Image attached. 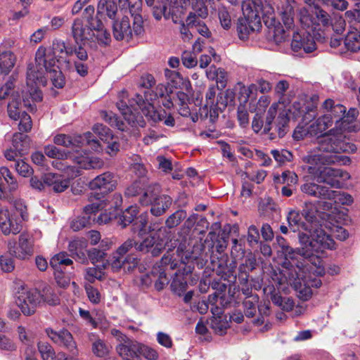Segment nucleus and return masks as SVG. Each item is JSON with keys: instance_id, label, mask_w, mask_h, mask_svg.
<instances>
[{"instance_id": "nucleus-59", "label": "nucleus", "mask_w": 360, "mask_h": 360, "mask_svg": "<svg viewBox=\"0 0 360 360\" xmlns=\"http://www.w3.org/2000/svg\"><path fill=\"white\" fill-rule=\"evenodd\" d=\"M15 170L20 175L24 177L30 176L33 172L30 166L22 160L16 162Z\"/></svg>"}, {"instance_id": "nucleus-28", "label": "nucleus", "mask_w": 360, "mask_h": 360, "mask_svg": "<svg viewBox=\"0 0 360 360\" xmlns=\"http://www.w3.org/2000/svg\"><path fill=\"white\" fill-rule=\"evenodd\" d=\"M331 115L324 114L309 124L310 136L321 135L333 124Z\"/></svg>"}, {"instance_id": "nucleus-16", "label": "nucleus", "mask_w": 360, "mask_h": 360, "mask_svg": "<svg viewBox=\"0 0 360 360\" xmlns=\"http://www.w3.org/2000/svg\"><path fill=\"white\" fill-rule=\"evenodd\" d=\"M68 158L77 164L79 168L84 169H101L104 165V162L102 159L90 155L84 151H70V155H69Z\"/></svg>"}, {"instance_id": "nucleus-23", "label": "nucleus", "mask_w": 360, "mask_h": 360, "mask_svg": "<svg viewBox=\"0 0 360 360\" xmlns=\"http://www.w3.org/2000/svg\"><path fill=\"white\" fill-rule=\"evenodd\" d=\"M139 344L138 341L129 338L116 346V352L124 360H139Z\"/></svg>"}, {"instance_id": "nucleus-45", "label": "nucleus", "mask_w": 360, "mask_h": 360, "mask_svg": "<svg viewBox=\"0 0 360 360\" xmlns=\"http://www.w3.org/2000/svg\"><path fill=\"white\" fill-rule=\"evenodd\" d=\"M147 223L148 214L146 213L141 214L136 218V221L133 224V231L137 233L140 236H142L148 231Z\"/></svg>"}, {"instance_id": "nucleus-13", "label": "nucleus", "mask_w": 360, "mask_h": 360, "mask_svg": "<svg viewBox=\"0 0 360 360\" xmlns=\"http://www.w3.org/2000/svg\"><path fill=\"white\" fill-rule=\"evenodd\" d=\"M167 238L168 232L166 229H160L138 243L136 250L144 253H150L153 256L157 257L160 255L167 245L169 246L168 243L165 241Z\"/></svg>"}, {"instance_id": "nucleus-36", "label": "nucleus", "mask_w": 360, "mask_h": 360, "mask_svg": "<svg viewBox=\"0 0 360 360\" xmlns=\"http://www.w3.org/2000/svg\"><path fill=\"white\" fill-rule=\"evenodd\" d=\"M187 281L183 274H176L171 283L172 290L179 296H181L186 290Z\"/></svg>"}, {"instance_id": "nucleus-50", "label": "nucleus", "mask_w": 360, "mask_h": 360, "mask_svg": "<svg viewBox=\"0 0 360 360\" xmlns=\"http://www.w3.org/2000/svg\"><path fill=\"white\" fill-rule=\"evenodd\" d=\"M271 154L273 155L274 160L279 165H283L287 162H290L292 159V154L287 150H272Z\"/></svg>"}, {"instance_id": "nucleus-56", "label": "nucleus", "mask_w": 360, "mask_h": 360, "mask_svg": "<svg viewBox=\"0 0 360 360\" xmlns=\"http://www.w3.org/2000/svg\"><path fill=\"white\" fill-rule=\"evenodd\" d=\"M139 356L142 355L148 360H157L159 357L158 352L147 345L142 343L139 344Z\"/></svg>"}, {"instance_id": "nucleus-15", "label": "nucleus", "mask_w": 360, "mask_h": 360, "mask_svg": "<svg viewBox=\"0 0 360 360\" xmlns=\"http://www.w3.org/2000/svg\"><path fill=\"white\" fill-rule=\"evenodd\" d=\"M117 186L115 175L110 172H103L92 179L89 186L92 191H98L102 194H106L114 189Z\"/></svg>"}, {"instance_id": "nucleus-22", "label": "nucleus", "mask_w": 360, "mask_h": 360, "mask_svg": "<svg viewBox=\"0 0 360 360\" xmlns=\"http://www.w3.org/2000/svg\"><path fill=\"white\" fill-rule=\"evenodd\" d=\"M139 261V258L135 255L128 254L124 257H111L109 262L103 264V267L105 269L108 266L112 271H118L121 269L129 271L137 266Z\"/></svg>"}, {"instance_id": "nucleus-54", "label": "nucleus", "mask_w": 360, "mask_h": 360, "mask_svg": "<svg viewBox=\"0 0 360 360\" xmlns=\"http://www.w3.org/2000/svg\"><path fill=\"white\" fill-rule=\"evenodd\" d=\"M211 326L217 333L223 335L225 333V331L228 328V322L222 317L219 316L213 317V319L211 320Z\"/></svg>"}, {"instance_id": "nucleus-25", "label": "nucleus", "mask_w": 360, "mask_h": 360, "mask_svg": "<svg viewBox=\"0 0 360 360\" xmlns=\"http://www.w3.org/2000/svg\"><path fill=\"white\" fill-rule=\"evenodd\" d=\"M72 35L77 44L84 43L91 40L94 36L87 24H84L82 20L75 19L72 25Z\"/></svg>"}, {"instance_id": "nucleus-33", "label": "nucleus", "mask_w": 360, "mask_h": 360, "mask_svg": "<svg viewBox=\"0 0 360 360\" xmlns=\"http://www.w3.org/2000/svg\"><path fill=\"white\" fill-rule=\"evenodd\" d=\"M117 11V4L114 0H100L97 6L98 14L106 15L110 18L115 17Z\"/></svg>"}, {"instance_id": "nucleus-12", "label": "nucleus", "mask_w": 360, "mask_h": 360, "mask_svg": "<svg viewBox=\"0 0 360 360\" xmlns=\"http://www.w3.org/2000/svg\"><path fill=\"white\" fill-rule=\"evenodd\" d=\"M39 290L21 285L15 295V303L25 316L32 315L39 307Z\"/></svg>"}, {"instance_id": "nucleus-7", "label": "nucleus", "mask_w": 360, "mask_h": 360, "mask_svg": "<svg viewBox=\"0 0 360 360\" xmlns=\"http://www.w3.org/2000/svg\"><path fill=\"white\" fill-rule=\"evenodd\" d=\"M264 0H246L243 3V18L238 20L237 30L239 38L245 39L248 35L260 29L263 19Z\"/></svg>"}, {"instance_id": "nucleus-30", "label": "nucleus", "mask_w": 360, "mask_h": 360, "mask_svg": "<svg viewBox=\"0 0 360 360\" xmlns=\"http://www.w3.org/2000/svg\"><path fill=\"white\" fill-rule=\"evenodd\" d=\"M160 188L158 184H150L143 188L142 195L139 198V202L142 205H148L152 203L155 198H158L160 195Z\"/></svg>"}, {"instance_id": "nucleus-60", "label": "nucleus", "mask_w": 360, "mask_h": 360, "mask_svg": "<svg viewBox=\"0 0 360 360\" xmlns=\"http://www.w3.org/2000/svg\"><path fill=\"white\" fill-rule=\"evenodd\" d=\"M143 184L139 181H135L129 187L127 188L125 191V195L127 197H134L136 195H142L143 192Z\"/></svg>"}, {"instance_id": "nucleus-51", "label": "nucleus", "mask_w": 360, "mask_h": 360, "mask_svg": "<svg viewBox=\"0 0 360 360\" xmlns=\"http://www.w3.org/2000/svg\"><path fill=\"white\" fill-rule=\"evenodd\" d=\"M103 119L108 122L112 127H117L121 131H124L126 128L124 123L120 120L117 115L112 112H103L102 113Z\"/></svg>"}, {"instance_id": "nucleus-26", "label": "nucleus", "mask_w": 360, "mask_h": 360, "mask_svg": "<svg viewBox=\"0 0 360 360\" xmlns=\"http://www.w3.org/2000/svg\"><path fill=\"white\" fill-rule=\"evenodd\" d=\"M44 181L46 185L51 186L56 193L63 192L70 185L69 178L60 174H46L44 176Z\"/></svg>"}, {"instance_id": "nucleus-11", "label": "nucleus", "mask_w": 360, "mask_h": 360, "mask_svg": "<svg viewBox=\"0 0 360 360\" xmlns=\"http://www.w3.org/2000/svg\"><path fill=\"white\" fill-rule=\"evenodd\" d=\"M53 141L55 144L67 148H78L88 145L96 152H100L102 150L98 141L94 138L91 132L75 136L58 134L53 137Z\"/></svg>"}, {"instance_id": "nucleus-5", "label": "nucleus", "mask_w": 360, "mask_h": 360, "mask_svg": "<svg viewBox=\"0 0 360 360\" xmlns=\"http://www.w3.org/2000/svg\"><path fill=\"white\" fill-rule=\"evenodd\" d=\"M288 111L289 113L283 111L277 118L278 136H284L285 127L291 117L297 119L302 117V122L295 129L292 136L295 140L303 139L307 136H310L309 122L316 117V108L312 103L304 105L300 102H295Z\"/></svg>"}, {"instance_id": "nucleus-61", "label": "nucleus", "mask_w": 360, "mask_h": 360, "mask_svg": "<svg viewBox=\"0 0 360 360\" xmlns=\"http://www.w3.org/2000/svg\"><path fill=\"white\" fill-rule=\"evenodd\" d=\"M219 19L221 23V27L228 30L231 26V15L229 12L224 8H221L219 10Z\"/></svg>"}, {"instance_id": "nucleus-1", "label": "nucleus", "mask_w": 360, "mask_h": 360, "mask_svg": "<svg viewBox=\"0 0 360 360\" xmlns=\"http://www.w3.org/2000/svg\"><path fill=\"white\" fill-rule=\"evenodd\" d=\"M57 54L72 56L73 49L67 47L64 41L55 40L52 48L39 47L35 53L34 64L30 63L27 66L26 86L22 91V99L24 106L31 112L36 110V103L42 101L43 95L39 87L46 84L48 77L56 88H62L65 84L63 75L57 65Z\"/></svg>"}, {"instance_id": "nucleus-53", "label": "nucleus", "mask_w": 360, "mask_h": 360, "mask_svg": "<svg viewBox=\"0 0 360 360\" xmlns=\"http://www.w3.org/2000/svg\"><path fill=\"white\" fill-rule=\"evenodd\" d=\"M92 352L98 357H104L109 352V347L104 341L98 339L92 344Z\"/></svg>"}, {"instance_id": "nucleus-43", "label": "nucleus", "mask_w": 360, "mask_h": 360, "mask_svg": "<svg viewBox=\"0 0 360 360\" xmlns=\"http://www.w3.org/2000/svg\"><path fill=\"white\" fill-rule=\"evenodd\" d=\"M138 245L139 244L134 239L129 238L117 249L116 252L112 254V257H124L129 254L130 251L134 248L136 250Z\"/></svg>"}, {"instance_id": "nucleus-47", "label": "nucleus", "mask_w": 360, "mask_h": 360, "mask_svg": "<svg viewBox=\"0 0 360 360\" xmlns=\"http://www.w3.org/2000/svg\"><path fill=\"white\" fill-rule=\"evenodd\" d=\"M38 350L43 360H56V354L53 347L46 342L38 343Z\"/></svg>"}, {"instance_id": "nucleus-3", "label": "nucleus", "mask_w": 360, "mask_h": 360, "mask_svg": "<svg viewBox=\"0 0 360 360\" xmlns=\"http://www.w3.org/2000/svg\"><path fill=\"white\" fill-rule=\"evenodd\" d=\"M333 129L330 134L321 138L318 146L304 158L309 164L308 171L319 183H324L333 188L341 186L340 179L347 178L348 174L339 169L327 167L330 165H347L349 157L339 155L340 153L354 152L356 146L342 139V134H335Z\"/></svg>"}, {"instance_id": "nucleus-44", "label": "nucleus", "mask_w": 360, "mask_h": 360, "mask_svg": "<svg viewBox=\"0 0 360 360\" xmlns=\"http://www.w3.org/2000/svg\"><path fill=\"white\" fill-rule=\"evenodd\" d=\"M0 176L4 178L9 191L12 192L17 190L18 187V182L8 167H1L0 168Z\"/></svg>"}, {"instance_id": "nucleus-21", "label": "nucleus", "mask_w": 360, "mask_h": 360, "mask_svg": "<svg viewBox=\"0 0 360 360\" xmlns=\"http://www.w3.org/2000/svg\"><path fill=\"white\" fill-rule=\"evenodd\" d=\"M101 204L95 202L89 204L84 207L82 216L78 217L73 219L71 222L70 227L77 231L90 225L92 221H95L96 212L99 210Z\"/></svg>"}, {"instance_id": "nucleus-39", "label": "nucleus", "mask_w": 360, "mask_h": 360, "mask_svg": "<svg viewBox=\"0 0 360 360\" xmlns=\"http://www.w3.org/2000/svg\"><path fill=\"white\" fill-rule=\"evenodd\" d=\"M236 90L238 91V99L241 103H247L250 95L256 90V85L252 84L248 86L243 83L238 82L236 86Z\"/></svg>"}, {"instance_id": "nucleus-52", "label": "nucleus", "mask_w": 360, "mask_h": 360, "mask_svg": "<svg viewBox=\"0 0 360 360\" xmlns=\"http://www.w3.org/2000/svg\"><path fill=\"white\" fill-rule=\"evenodd\" d=\"M271 102L270 97L268 96H262L259 97V100L257 102L256 106L252 105V103L250 104V111H256L257 115L259 113H262L265 111L266 108L268 107Z\"/></svg>"}, {"instance_id": "nucleus-10", "label": "nucleus", "mask_w": 360, "mask_h": 360, "mask_svg": "<svg viewBox=\"0 0 360 360\" xmlns=\"http://www.w3.org/2000/svg\"><path fill=\"white\" fill-rule=\"evenodd\" d=\"M131 17H133L132 26L128 16H124L120 20L113 24V36L117 40L129 39L131 38L133 33L136 36L143 34L144 29L142 17L139 14H131Z\"/></svg>"}, {"instance_id": "nucleus-34", "label": "nucleus", "mask_w": 360, "mask_h": 360, "mask_svg": "<svg viewBox=\"0 0 360 360\" xmlns=\"http://www.w3.org/2000/svg\"><path fill=\"white\" fill-rule=\"evenodd\" d=\"M15 56L11 51H6L0 55V75L8 74L13 68Z\"/></svg>"}, {"instance_id": "nucleus-55", "label": "nucleus", "mask_w": 360, "mask_h": 360, "mask_svg": "<svg viewBox=\"0 0 360 360\" xmlns=\"http://www.w3.org/2000/svg\"><path fill=\"white\" fill-rule=\"evenodd\" d=\"M183 65L187 68H192L197 65V55L192 51H185L181 55Z\"/></svg>"}, {"instance_id": "nucleus-49", "label": "nucleus", "mask_w": 360, "mask_h": 360, "mask_svg": "<svg viewBox=\"0 0 360 360\" xmlns=\"http://www.w3.org/2000/svg\"><path fill=\"white\" fill-rule=\"evenodd\" d=\"M27 136L22 133H15L12 139V147L23 153L27 148Z\"/></svg>"}, {"instance_id": "nucleus-48", "label": "nucleus", "mask_w": 360, "mask_h": 360, "mask_svg": "<svg viewBox=\"0 0 360 360\" xmlns=\"http://www.w3.org/2000/svg\"><path fill=\"white\" fill-rule=\"evenodd\" d=\"M186 217V212L184 210H179L171 214L165 221L166 226L169 228L177 226L183 219Z\"/></svg>"}, {"instance_id": "nucleus-41", "label": "nucleus", "mask_w": 360, "mask_h": 360, "mask_svg": "<svg viewBox=\"0 0 360 360\" xmlns=\"http://www.w3.org/2000/svg\"><path fill=\"white\" fill-rule=\"evenodd\" d=\"M139 213L136 206H130L119 217V224L124 228L131 224Z\"/></svg>"}, {"instance_id": "nucleus-37", "label": "nucleus", "mask_w": 360, "mask_h": 360, "mask_svg": "<svg viewBox=\"0 0 360 360\" xmlns=\"http://www.w3.org/2000/svg\"><path fill=\"white\" fill-rule=\"evenodd\" d=\"M358 115L356 109H350L347 114H344L341 117V123L340 127V131H352L354 130V126H352L353 122L356 120Z\"/></svg>"}, {"instance_id": "nucleus-42", "label": "nucleus", "mask_w": 360, "mask_h": 360, "mask_svg": "<svg viewBox=\"0 0 360 360\" xmlns=\"http://www.w3.org/2000/svg\"><path fill=\"white\" fill-rule=\"evenodd\" d=\"M256 266V258L251 252L245 255L238 267L240 274H246L252 271Z\"/></svg>"}, {"instance_id": "nucleus-6", "label": "nucleus", "mask_w": 360, "mask_h": 360, "mask_svg": "<svg viewBox=\"0 0 360 360\" xmlns=\"http://www.w3.org/2000/svg\"><path fill=\"white\" fill-rule=\"evenodd\" d=\"M288 222L290 228L294 231H301L299 233V240L300 241V236L304 235L309 238V240H312V238H316L318 230L322 231L326 235L325 231L319 227L316 217V211L311 203H306L305 208L303 210L302 214L298 211L291 210L288 212L287 217Z\"/></svg>"}, {"instance_id": "nucleus-9", "label": "nucleus", "mask_w": 360, "mask_h": 360, "mask_svg": "<svg viewBox=\"0 0 360 360\" xmlns=\"http://www.w3.org/2000/svg\"><path fill=\"white\" fill-rule=\"evenodd\" d=\"M263 20L269 32L272 34L274 41L279 44L285 41L290 36V32L293 30H287L276 20L275 11L272 0H264Z\"/></svg>"}, {"instance_id": "nucleus-20", "label": "nucleus", "mask_w": 360, "mask_h": 360, "mask_svg": "<svg viewBox=\"0 0 360 360\" xmlns=\"http://www.w3.org/2000/svg\"><path fill=\"white\" fill-rule=\"evenodd\" d=\"M0 229L5 235L17 234L21 230V221L7 209L0 208Z\"/></svg>"}, {"instance_id": "nucleus-19", "label": "nucleus", "mask_w": 360, "mask_h": 360, "mask_svg": "<svg viewBox=\"0 0 360 360\" xmlns=\"http://www.w3.org/2000/svg\"><path fill=\"white\" fill-rule=\"evenodd\" d=\"M92 130L107 144L105 152L110 156L116 155L120 150V143L117 139L112 136L110 129L102 124H96Z\"/></svg>"}, {"instance_id": "nucleus-24", "label": "nucleus", "mask_w": 360, "mask_h": 360, "mask_svg": "<svg viewBox=\"0 0 360 360\" xmlns=\"http://www.w3.org/2000/svg\"><path fill=\"white\" fill-rule=\"evenodd\" d=\"M303 193L309 195L331 200L335 198L337 192L329 189L328 187L322 185H318L314 183H307L301 187Z\"/></svg>"}, {"instance_id": "nucleus-2", "label": "nucleus", "mask_w": 360, "mask_h": 360, "mask_svg": "<svg viewBox=\"0 0 360 360\" xmlns=\"http://www.w3.org/2000/svg\"><path fill=\"white\" fill-rule=\"evenodd\" d=\"M314 235L317 238H309L304 235L300 236L302 248L297 253L288 247L284 248L286 259L285 262L288 275L290 280L303 281L308 288H319L321 281L318 276L325 273L323 261L319 255L325 249L335 248V242L329 235L318 230Z\"/></svg>"}, {"instance_id": "nucleus-62", "label": "nucleus", "mask_w": 360, "mask_h": 360, "mask_svg": "<svg viewBox=\"0 0 360 360\" xmlns=\"http://www.w3.org/2000/svg\"><path fill=\"white\" fill-rule=\"evenodd\" d=\"M32 122L29 115L23 111L20 117L19 130L23 132H27L31 130Z\"/></svg>"}, {"instance_id": "nucleus-35", "label": "nucleus", "mask_w": 360, "mask_h": 360, "mask_svg": "<svg viewBox=\"0 0 360 360\" xmlns=\"http://www.w3.org/2000/svg\"><path fill=\"white\" fill-rule=\"evenodd\" d=\"M344 43L347 50L352 52L358 51L360 49V32L356 30L348 32Z\"/></svg>"}, {"instance_id": "nucleus-64", "label": "nucleus", "mask_w": 360, "mask_h": 360, "mask_svg": "<svg viewBox=\"0 0 360 360\" xmlns=\"http://www.w3.org/2000/svg\"><path fill=\"white\" fill-rule=\"evenodd\" d=\"M315 14L319 23H321L323 26L328 27L329 25H332L330 17L326 11L320 9L319 8H316Z\"/></svg>"}, {"instance_id": "nucleus-4", "label": "nucleus", "mask_w": 360, "mask_h": 360, "mask_svg": "<svg viewBox=\"0 0 360 360\" xmlns=\"http://www.w3.org/2000/svg\"><path fill=\"white\" fill-rule=\"evenodd\" d=\"M129 105L123 100L117 103V108L129 124L143 127L144 121L141 112L155 122L162 121L166 117L164 110H155L153 98H148V95H145L144 99L141 94H136L135 97L129 100Z\"/></svg>"}, {"instance_id": "nucleus-40", "label": "nucleus", "mask_w": 360, "mask_h": 360, "mask_svg": "<svg viewBox=\"0 0 360 360\" xmlns=\"http://www.w3.org/2000/svg\"><path fill=\"white\" fill-rule=\"evenodd\" d=\"M45 154L51 158H57L60 160L68 159L70 155V151L68 150H60L53 145H48L44 147Z\"/></svg>"}, {"instance_id": "nucleus-29", "label": "nucleus", "mask_w": 360, "mask_h": 360, "mask_svg": "<svg viewBox=\"0 0 360 360\" xmlns=\"http://www.w3.org/2000/svg\"><path fill=\"white\" fill-rule=\"evenodd\" d=\"M172 199L169 195H162L150 203L151 205L150 212L154 216L158 217L163 214L171 206Z\"/></svg>"}, {"instance_id": "nucleus-46", "label": "nucleus", "mask_w": 360, "mask_h": 360, "mask_svg": "<svg viewBox=\"0 0 360 360\" xmlns=\"http://www.w3.org/2000/svg\"><path fill=\"white\" fill-rule=\"evenodd\" d=\"M145 95H148V98H153V101L157 98H162L164 97H167L169 95V91L167 87L162 84H159L155 87V90L153 93H151L150 90L144 91L143 92V98L145 99Z\"/></svg>"}, {"instance_id": "nucleus-57", "label": "nucleus", "mask_w": 360, "mask_h": 360, "mask_svg": "<svg viewBox=\"0 0 360 360\" xmlns=\"http://www.w3.org/2000/svg\"><path fill=\"white\" fill-rule=\"evenodd\" d=\"M103 276V269L96 267H89L86 269L85 278L90 283H93L95 280H101Z\"/></svg>"}, {"instance_id": "nucleus-8", "label": "nucleus", "mask_w": 360, "mask_h": 360, "mask_svg": "<svg viewBox=\"0 0 360 360\" xmlns=\"http://www.w3.org/2000/svg\"><path fill=\"white\" fill-rule=\"evenodd\" d=\"M300 23L301 29L292 32L291 48L294 52L299 53L302 50L304 53H311L316 49V44L311 36L315 23L308 10L303 8L300 10Z\"/></svg>"}, {"instance_id": "nucleus-58", "label": "nucleus", "mask_w": 360, "mask_h": 360, "mask_svg": "<svg viewBox=\"0 0 360 360\" xmlns=\"http://www.w3.org/2000/svg\"><path fill=\"white\" fill-rule=\"evenodd\" d=\"M346 112V108L340 104H337L328 113L331 115V118L333 120V118L336 119V128L340 127L341 123V117H342L343 115Z\"/></svg>"}, {"instance_id": "nucleus-63", "label": "nucleus", "mask_w": 360, "mask_h": 360, "mask_svg": "<svg viewBox=\"0 0 360 360\" xmlns=\"http://www.w3.org/2000/svg\"><path fill=\"white\" fill-rule=\"evenodd\" d=\"M247 240L250 246L257 245L259 240V233L257 227L254 225L248 228Z\"/></svg>"}, {"instance_id": "nucleus-31", "label": "nucleus", "mask_w": 360, "mask_h": 360, "mask_svg": "<svg viewBox=\"0 0 360 360\" xmlns=\"http://www.w3.org/2000/svg\"><path fill=\"white\" fill-rule=\"evenodd\" d=\"M85 248L86 242L82 239H75L70 241L68 245V250L72 256L81 263H84L86 260L84 252Z\"/></svg>"}, {"instance_id": "nucleus-17", "label": "nucleus", "mask_w": 360, "mask_h": 360, "mask_svg": "<svg viewBox=\"0 0 360 360\" xmlns=\"http://www.w3.org/2000/svg\"><path fill=\"white\" fill-rule=\"evenodd\" d=\"M46 333L53 342L64 347L73 355H77L76 342L74 341L72 334L68 330L63 329L60 331H55L49 328L46 329Z\"/></svg>"}, {"instance_id": "nucleus-14", "label": "nucleus", "mask_w": 360, "mask_h": 360, "mask_svg": "<svg viewBox=\"0 0 360 360\" xmlns=\"http://www.w3.org/2000/svg\"><path fill=\"white\" fill-rule=\"evenodd\" d=\"M7 248L11 255L21 260H26L34 254V240L29 234L22 233L19 236L18 244L14 240H9Z\"/></svg>"}, {"instance_id": "nucleus-18", "label": "nucleus", "mask_w": 360, "mask_h": 360, "mask_svg": "<svg viewBox=\"0 0 360 360\" xmlns=\"http://www.w3.org/2000/svg\"><path fill=\"white\" fill-rule=\"evenodd\" d=\"M278 13L287 30L295 28V16L297 4L294 0H285L277 6Z\"/></svg>"}, {"instance_id": "nucleus-38", "label": "nucleus", "mask_w": 360, "mask_h": 360, "mask_svg": "<svg viewBox=\"0 0 360 360\" xmlns=\"http://www.w3.org/2000/svg\"><path fill=\"white\" fill-rule=\"evenodd\" d=\"M12 100L8 104V114L10 118L18 120L23 112L20 108L21 103L16 95L12 94Z\"/></svg>"}, {"instance_id": "nucleus-32", "label": "nucleus", "mask_w": 360, "mask_h": 360, "mask_svg": "<svg viewBox=\"0 0 360 360\" xmlns=\"http://www.w3.org/2000/svg\"><path fill=\"white\" fill-rule=\"evenodd\" d=\"M39 306L49 304L55 306L59 304L58 296L55 293L53 289L49 285H45L41 290H39Z\"/></svg>"}, {"instance_id": "nucleus-27", "label": "nucleus", "mask_w": 360, "mask_h": 360, "mask_svg": "<svg viewBox=\"0 0 360 360\" xmlns=\"http://www.w3.org/2000/svg\"><path fill=\"white\" fill-rule=\"evenodd\" d=\"M72 263V261L68 257L66 252H60L56 255H54L50 260V265L55 270L58 271V274H56V279L57 281V283L59 285L62 286L63 288L66 287L68 283V280H64L60 281V266H68L70 265Z\"/></svg>"}]
</instances>
